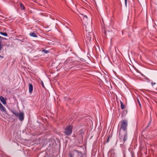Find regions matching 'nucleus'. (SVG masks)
Returning <instances> with one entry per match:
<instances>
[{
  "label": "nucleus",
  "mask_w": 157,
  "mask_h": 157,
  "mask_svg": "<svg viewBox=\"0 0 157 157\" xmlns=\"http://www.w3.org/2000/svg\"><path fill=\"white\" fill-rule=\"evenodd\" d=\"M128 122L127 120L122 121L121 127L119 130V137L121 141L123 143L127 140V126Z\"/></svg>",
  "instance_id": "f257e3e1"
},
{
  "label": "nucleus",
  "mask_w": 157,
  "mask_h": 157,
  "mask_svg": "<svg viewBox=\"0 0 157 157\" xmlns=\"http://www.w3.org/2000/svg\"><path fill=\"white\" fill-rule=\"evenodd\" d=\"M80 17L81 18L82 22L85 26L86 31H91V25L90 23L88 24L87 22L88 18L85 15L81 14Z\"/></svg>",
  "instance_id": "f03ea898"
},
{
  "label": "nucleus",
  "mask_w": 157,
  "mask_h": 157,
  "mask_svg": "<svg viewBox=\"0 0 157 157\" xmlns=\"http://www.w3.org/2000/svg\"><path fill=\"white\" fill-rule=\"evenodd\" d=\"M73 61L70 59H67L64 62L63 65V67L64 68L67 69H69L71 68L72 67L70 66H72Z\"/></svg>",
  "instance_id": "7ed1b4c3"
},
{
  "label": "nucleus",
  "mask_w": 157,
  "mask_h": 157,
  "mask_svg": "<svg viewBox=\"0 0 157 157\" xmlns=\"http://www.w3.org/2000/svg\"><path fill=\"white\" fill-rule=\"evenodd\" d=\"M72 132V127L71 125L67 126L66 128L64 133L67 136H70Z\"/></svg>",
  "instance_id": "20e7f679"
},
{
  "label": "nucleus",
  "mask_w": 157,
  "mask_h": 157,
  "mask_svg": "<svg viewBox=\"0 0 157 157\" xmlns=\"http://www.w3.org/2000/svg\"><path fill=\"white\" fill-rule=\"evenodd\" d=\"M72 154L74 155V157H83V155L82 152L76 150L73 151Z\"/></svg>",
  "instance_id": "39448f33"
},
{
  "label": "nucleus",
  "mask_w": 157,
  "mask_h": 157,
  "mask_svg": "<svg viewBox=\"0 0 157 157\" xmlns=\"http://www.w3.org/2000/svg\"><path fill=\"white\" fill-rule=\"evenodd\" d=\"M17 117H18L19 120L22 121L24 120V114L22 112H20L18 113V115Z\"/></svg>",
  "instance_id": "423d86ee"
},
{
  "label": "nucleus",
  "mask_w": 157,
  "mask_h": 157,
  "mask_svg": "<svg viewBox=\"0 0 157 157\" xmlns=\"http://www.w3.org/2000/svg\"><path fill=\"white\" fill-rule=\"evenodd\" d=\"M88 33L86 34V36L87 37V39L90 41L91 40V35L90 34L91 32H92V29L91 28V31H88Z\"/></svg>",
  "instance_id": "0eeeda50"
},
{
  "label": "nucleus",
  "mask_w": 157,
  "mask_h": 157,
  "mask_svg": "<svg viewBox=\"0 0 157 157\" xmlns=\"http://www.w3.org/2000/svg\"><path fill=\"white\" fill-rule=\"evenodd\" d=\"M29 92L30 93H31L33 90V86L31 83L29 84Z\"/></svg>",
  "instance_id": "6e6552de"
},
{
  "label": "nucleus",
  "mask_w": 157,
  "mask_h": 157,
  "mask_svg": "<svg viewBox=\"0 0 157 157\" xmlns=\"http://www.w3.org/2000/svg\"><path fill=\"white\" fill-rule=\"evenodd\" d=\"M0 100L1 101L3 105H5L6 103V102L5 99L2 96L0 97Z\"/></svg>",
  "instance_id": "1a4fd4ad"
},
{
  "label": "nucleus",
  "mask_w": 157,
  "mask_h": 157,
  "mask_svg": "<svg viewBox=\"0 0 157 157\" xmlns=\"http://www.w3.org/2000/svg\"><path fill=\"white\" fill-rule=\"evenodd\" d=\"M29 35L32 37H37V36L36 34L34 33V32H32L31 33H30L29 34Z\"/></svg>",
  "instance_id": "9d476101"
},
{
  "label": "nucleus",
  "mask_w": 157,
  "mask_h": 157,
  "mask_svg": "<svg viewBox=\"0 0 157 157\" xmlns=\"http://www.w3.org/2000/svg\"><path fill=\"white\" fill-rule=\"evenodd\" d=\"M0 110L2 112H4L5 113H7L6 109L3 106L0 108Z\"/></svg>",
  "instance_id": "9b49d317"
},
{
  "label": "nucleus",
  "mask_w": 157,
  "mask_h": 157,
  "mask_svg": "<svg viewBox=\"0 0 157 157\" xmlns=\"http://www.w3.org/2000/svg\"><path fill=\"white\" fill-rule=\"evenodd\" d=\"M11 112L13 114H14L16 116H17L19 113L18 112L17 110H12Z\"/></svg>",
  "instance_id": "f8f14e48"
},
{
  "label": "nucleus",
  "mask_w": 157,
  "mask_h": 157,
  "mask_svg": "<svg viewBox=\"0 0 157 157\" xmlns=\"http://www.w3.org/2000/svg\"><path fill=\"white\" fill-rule=\"evenodd\" d=\"M20 6L21 10H25V7L21 3H20Z\"/></svg>",
  "instance_id": "ddd939ff"
},
{
  "label": "nucleus",
  "mask_w": 157,
  "mask_h": 157,
  "mask_svg": "<svg viewBox=\"0 0 157 157\" xmlns=\"http://www.w3.org/2000/svg\"><path fill=\"white\" fill-rule=\"evenodd\" d=\"M0 34L5 36H8L7 33H6L0 32Z\"/></svg>",
  "instance_id": "4468645a"
},
{
  "label": "nucleus",
  "mask_w": 157,
  "mask_h": 157,
  "mask_svg": "<svg viewBox=\"0 0 157 157\" xmlns=\"http://www.w3.org/2000/svg\"><path fill=\"white\" fill-rule=\"evenodd\" d=\"M120 103L121 105V109H124L125 107L124 105H123V103L121 101Z\"/></svg>",
  "instance_id": "2eb2a0df"
},
{
  "label": "nucleus",
  "mask_w": 157,
  "mask_h": 157,
  "mask_svg": "<svg viewBox=\"0 0 157 157\" xmlns=\"http://www.w3.org/2000/svg\"><path fill=\"white\" fill-rule=\"evenodd\" d=\"M127 113V111L124 110L122 113V116H125Z\"/></svg>",
  "instance_id": "dca6fc26"
},
{
  "label": "nucleus",
  "mask_w": 157,
  "mask_h": 157,
  "mask_svg": "<svg viewBox=\"0 0 157 157\" xmlns=\"http://www.w3.org/2000/svg\"><path fill=\"white\" fill-rule=\"evenodd\" d=\"M78 64V62H73V64L72 65H75L76 66Z\"/></svg>",
  "instance_id": "f3484780"
},
{
  "label": "nucleus",
  "mask_w": 157,
  "mask_h": 157,
  "mask_svg": "<svg viewBox=\"0 0 157 157\" xmlns=\"http://www.w3.org/2000/svg\"><path fill=\"white\" fill-rule=\"evenodd\" d=\"M142 76L144 77V78L145 79L147 80V82H150V79L149 78H148L147 77L145 76V75H142Z\"/></svg>",
  "instance_id": "a211bd4d"
},
{
  "label": "nucleus",
  "mask_w": 157,
  "mask_h": 157,
  "mask_svg": "<svg viewBox=\"0 0 157 157\" xmlns=\"http://www.w3.org/2000/svg\"><path fill=\"white\" fill-rule=\"evenodd\" d=\"M42 52H44L45 54H47L49 52V51L48 50H46L45 49H43L42 50Z\"/></svg>",
  "instance_id": "6ab92c4d"
},
{
  "label": "nucleus",
  "mask_w": 157,
  "mask_h": 157,
  "mask_svg": "<svg viewBox=\"0 0 157 157\" xmlns=\"http://www.w3.org/2000/svg\"><path fill=\"white\" fill-rule=\"evenodd\" d=\"M3 47V45L1 44V42L0 41V51H1Z\"/></svg>",
  "instance_id": "aec40b11"
},
{
  "label": "nucleus",
  "mask_w": 157,
  "mask_h": 157,
  "mask_svg": "<svg viewBox=\"0 0 157 157\" xmlns=\"http://www.w3.org/2000/svg\"><path fill=\"white\" fill-rule=\"evenodd\" d=\"M131 155L132 156V157H134V153L133 151H132V152L131 153Z\"/></svg>",
  "instance_id": "412c9836"
},
{
  "label": "nucleus",
  "mask_w": 157,
  "mask_h": 157,
  "mask_svg": "<svg viewBox=\"0 0 157 157\" xmlns=\"http://www.w3.org/2000/svg\"><path fill=\"white\" fill-rule=\"evenodd\" d=\"M151 120H152L151 118V117L150 119V121H149V123H148V125L147 126L148 127L150 125V124L151 123Z\"/></svg>",
  "instance_id": "4be33fe9"
},
{
  "label": "nucleus",
  "mask_w": 157,
  "mask_h": 157,
  "mask_svg": "<svg viewBox=\"0 0 157 157\" xmlns=\"http://www.w3.org/2000/svg\"><path fill=\"white\" fill-rule=\"evenodd\" d=\"M41 84L43 87L44 88H45V87H44V83H43V81H41Z\"/></svg>",
  "instance_id": "5701e85b"
},
{
  "label": "nucleus",
  "mask_w": 157,
  "mask_h": 157,
  "mask_svg": "<svg viewBox=\"0 0 157 157\" xmlns=\"http://www.w3.org/2000/svg\"><path fill=\"white\" fill-rule=\"evenodd\" d=\"M125 5L126 7H127V0H124Z\"/></svg>",
  "instance_id": "b1692460"
},
{
  "label": "nucleus",
  "mask_w": 157,
  "mask_h": 157,
  "mask_svg": "<svg viewBox=\"0 0 157 157\" xmlns=\"http://www.w3.org/2000/svg\"><path fill=\"white\" fill-rule=\"evenodd\" d=\"M4 39H6V38H4L3 37H2L0 36V40H3Z\"/></svg>",
  "instance_id": "393cba45"
},
{
  "label": "nucleus",
  "mask_w": 157,
  "mask_h": 157,
  "mask_svg": "<svg viewBox=\"0 0 157 157\" xmlns=\"http://www.w3.org/2000/svg\"><path fill=\"white\" fill-rule=\"evenodd\" d=\"M79 60L82 61L84 60V59H83L80 58H79Z\"/></svg>",
  "instance_id": "a878e982"
},
{
  "label": "nucleus",
  "mask_w": 157,
  "mask_h": 157,
  "mask_svg": "<svg viewBox=\"0 0 157 157\" xmlns=\"http://www.w3.org/2000/svg\"><path fill=\"white\" fill-rule=\"evenodd\" d=\"M151 85H152V86H153L154 85H155V84H156V83H155V82H154V83H153V82H151Z\"/></svg>",
  "instance_id": "bb28decb"
},
{
  "label": "nucleus",
  "mask_w": 157,
  "mask_h": 157,
  "mask_svg": "<svg viewBox=\"0 0 157 157\" xmlns=\"http://www.w3.org/2000/svg\"><path fill=\"white\" fill-rule=\"evenodd\" d=\"M3 105L0 102V108H1Z\"/></svg>",
  "instance_id": "cd10ccee"
},
{
  "label": "nucleus",
  "mask_w": 157,
  "mask_h": 157,
  "mask_svg": "<svg viewBox=\"0 0 157 157\" xmlns=\"http://www.w3.org/2000/svg\"><path fill=\"white\" fill-rule=\"evenodd\" d=\"M0 58H1L2 59H3L4 57L0 55Z\"/></svg>",
  "instance_id": "c85d7f7f"
},
{
  "label": "nucleus",
  "mask_w": 157,
  "mask_h": 157,
  "mask_svg": "<svg viewBox=\"0 0 157 157\" xmlns=\"http://www.w3.org/2000/svg\"><path fill=\"white\" fill-rule=\"evenodd\" d=\"M148 127L147 126V127H146L145 128H144V130H146V129H147V128H148Z\"/></svg>",
  "instance_id": "c756f323"
},
{
  "label": "nucleus",
  "mask_w": 157,
  "mask_h": 157,
  "mask_svg": "<svg viewBox=\"0 0 157 157\" xmlns=\"http://www.w3.org/2000/svg\"><path fill=\"white\" fill-rule=\"evenodd\" d=\"M109 138H108L106 140V142H108L109 141Z\"/></svg>",
  "instance_id": "7c9ffc66"
},
{
  "label": "nucleus",
  "mask_w": 157,
  "mask_h": 157,
  "mask_svg": "<svg viewBox=\"0 0 157 157\" xmlns=\"http://www.w3.org/2000/svg\"><path fill=\"white\" fill-rule=\"evenodd\" d=\"M70 157H72V154H70Z\"/></svg>",
  "instance_id": "2f4dec72"
},
{
  "label": "nucleus",
  "mask_w": 157,
  "mask_h": 157,
  "mask_svg": "<svg viewBox=\"0 0 157 157\" xmlns=\"http://www.w3.org/2000/svg\"><path fill=\"white\" fill-rule=\"evenodd\" d=\"M20 40V41H22V42H23V41L21 40Z\"/></svg>",
  "instance_id": "473e14b6"
},
{
  "label": "nucleus",
  "mask_w": 157,
  "mask_h": 157,
  "mask_svg": "<svg viewBox=\"0 0 157 157\" xmlns=\"http://www.w3.org/2000/svg\"><path fill=\"white\" fill-rule=\"evenodd\" d=\"M3 1H5V0H2Z\"/></svg>",
  "instance_id": "72a5a7b5"
}]
</instances>
